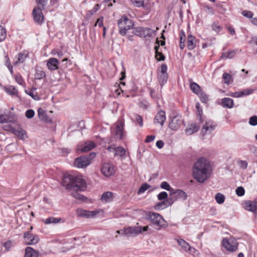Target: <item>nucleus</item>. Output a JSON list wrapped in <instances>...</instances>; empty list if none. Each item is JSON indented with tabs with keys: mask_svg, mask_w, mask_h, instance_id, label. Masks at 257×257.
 Instances as JSON below:
<instances>
[{
	"mask_svg": "<svg viewBox=\"0 0 257 257\" xmlns=\"http://www.w3.org/2000/svg\"><path fill=\"white\" fill-rule=\"evenodd\" d=\"M211 167L205 158H200L194 163L193 170L194 178L199 183H203L209 178Z\"/></svg>",
	"mask_w": 257,
	"mask_h": 257,
	"instance_id": "nucleus-1",
	"label": "nucleus"
},
{
	"mask_svg": "<svg viewBox=\"0 0 257 257\" xmlns=\"http://www.w3.org/2000/svg\"><path fill=\"white\" fill-rule=\"evenodd\" d=\"M62 185L67 189L73 191H83L86 188L85 181L80 176L69 175L64 176L62 180Z\"/></svg>",
	"mask_w": 257,
	"mask_h": 257,
	"instance_id": "nucleus-2",
	"label": "nucleus"
},
{
	"mask_svg": "<svg viewBox=\"0 0 257 257\" xmlns=\"http://www.w3.org/2000/svg\"><path fill=\"white\" fill-rule=\"evenodd\" d=\"M147 219L149 220L157 229H160L165 227L166 222L162 216L158 213L149 212L148 214Z\"/></svg>",
	"mask_w": 257,
	"mask_h": 257,
	"instance_id": "nucleus-3",
	"label": "nucleus"
},
{
	"mask_svg": "<svg viewBox=\"0 0 257 257\" xmlns=\"http://www.w3.org/2000/svg\"><path fill=\"white\" fill-rule=\"evenodd\" d=\"M117 24L119 34L122 36L125 35L126 31L132 29L134 25L133 22L125 16H123L118 20Z\"/></svg>",
	"mask_w": 257,
	"mask_h": 257,
	"instance_id": "nucleus-4",
	"label": "nucleus"
},
{
	"mask_svg": "<svg viewBox=\"0 0 257 257\" xmlns=\"http://www.w3.org/2000/svg\"><path fill=\"white\" fill-rule=\"evenodd\" d=\"M96 154L94 152L90 153L88 155L80 156L75 160V165L78 168H84L88 166L91 161L95 157Z\"/></svg>",
	"mask_w": 257,
	"mask_h": 257,
	"instance_id": "nucleus-5",
	"label": "nucleus"
},
{
	"mask_svg": "<svg viewBox=\"0 0 257 257\" xmlns=\"http://www.w3.org/2000/svg\"><path fill=\"white\" fill-rule=\"evenodd\" d=\"M169 127L174 131L178 130L183 124V120L181 115L172 113L170 116Z\"/></svg>",
	"mask_w": 257,
	"mask_h": 257,
	"instance_id": "nucleus-6",
	"label": "nucleus"
},
{
	"mask_svg": "<svg viewBox=\"0 0 257 257\" xmlns=\"http://www.w3.org/2000/svg\"><path fill=\"white\" fill-rule=\"evenodd\" d=\"M145 231V227L141 226H125L124 235L127 237L135 236Z\"/></svg>",
	"mask_w": 257,
	"mask_h": 257,
	"instance_id": "nucleus-7",
	"label": "nucleus"
},
{
	"mask_svg": "<svg viewBox=\"0 0 257 257\" xmlns=\"http://www.w3.org/2000/svg\"><path fill=\"white\" fill-rule=\"evenodd\" d=\"M167 71V66L165 64H162L161 66L160 69L158 70V77L159 82L161 86L166 83L167 81L168 75Z\"/></svg>",
	"mask_w": 257,
	"mask_h": 257,
	"instance_id": "nucleus-8",
	"label": "nucleus"
},
{
	"mask_svg": "<svg viewBox=\"0 0 257 257\" xmlns=\"http://www.w3.org/2000/svg\"><path fill=\"white\" fill-rule=\"evenodd\" d=\"M170 198L172 199L173 204L177 200H185L187 198V194L184 191L180 189H174L170 193Z\"/></svg>",
	"mask_w": 257,
	"mask_h": 257,
	"instance_id": "nucleus-9",
	"label": "nucleus"
},
{
	"mask_svg": "<svg viewBox=\"0 0 257 257\" xmlns=\"http://www.w3.org/2000/svg\"><path fill=\"white\" fill-rule=\"evenodd\" d=\"M23 237L25 243L27 245H34L39 241V236L37 235L31 233L30 231L24 232Z\"/></svg>",
	"mask_w": 257,
	"mask_h": 257,
	"instance_id": "nucleus-10",
	"label": "nucleus"
},
{
	"mask_svg": "<svg viewBox=\"0 0 257 257\" xmlns=\"http://www.w3.org/2000/svg\"><path fill=\"white\" fill-rule=\"evenodd\" d=\"M76 212L78 216L86 218L94 217L98 213L96 210L87 211L81 208H77Z\"/></svg>",
	"mask_w": 257,
	"mask_h": 257,
	"instance_id": "nucleus-11",
	"label": "nucleus"
},
{
	"mask_svg": "<svg viewBox=\"0 0 257 257\" xmlns=\"http://www.w3.org/2000/svg\"><path fill=\"white\" fill-rule=\"evenodd\" d=\"M216 123L212 120H206L201 130V133L203 136L207 134H210L216 127Z\"/></svg>",
	"mask_w": 257,
	"mask_h": 257,
	"instance_id": "nucleus-12",
	"label": "nucleus"
},
{
	"mask_svg": "<svg viewBox=\"0 0 257 257\" xmlns=\"http://www.w3.org/2000/svg\"><path fill=\"white\" fill-rule=\"evenodd\" d=\"M34 21L38 25H41L44 22V16L40 8H35L33 11Z\"/></svg>",
	"mask_w": 257,
	"mask_h": 257,
	"instance_id": "nucleus-13",
	"label": "nucleus"
},
{
	"mask_svg": "<svg viewBox=\"0 0 257 257\" xmlns=\"http://www.w3.org/2000/svg\"><path fill=\"white\" fill-rule=\"evenodd\" d=\"M222 246L228 251H234L237 248L236 242H230L227 238H223L222 241Z\"/></svg>",
	"mask_w": 257,
	"mask_h": 257,
	"instance_id": "nucleus-14",
	"label": "nucleus"
},
{
	"mask_svg": "<svg viewBox=\"0 0 257 257\" xmlns=\"http://www.w3.org/2000/svg\"><path fill=\"white\" fill-rule=\"evenodd\" d=\"M101 172L106 177H109L114 173L113 166L108 163H105L103 165Z\"/></svg>",
	"mask_w": 257,
	"mask_h": 257,
	"instance_id": "nucleus-15",
	"label": "nucleus"
},
{
	"mask_svg": "<svg viewBox=\"0 0 257 257\" xmlns=\"http://www.w3.org/2000/svg\"><path fill=\"white\" fill-rule=\"evenodd\" d=\"M124 123L123 120H120V122L117 123L115 128V136L116 139L121 140L123 138Z\"/></svg>",
	"mask_w": 257,
	"mask_h": 257,
	"instance_id": "nucleus-16",
	"label": "nucleus"
},
{
	"mask_svg": "<svg viewBox=\"0 0 257 257\" xmlns=\"http://www.w3.org/2000/svg\"><path fill=\"white\" fill-rule=\"evenodd\" d=\"M173 204L172 199L169 198L164 200L160 202H159L155 206V209L156 210H162L164 209Z\"/></svg>",
	"mask_w": 257,
	"mask_h": 257,
	"instance_id": "nucleus-17",
	"label": "nucleus"
},
{
	"mask_svg": "<svg viewBox=\"0 0 257 257\" xmlns=\"http://www.w3.org/2000/svg\"><path fill=\"white\" fill-rule=\"evenodd\" d=\"M10 130L20 140H24L28 138L26 131L23 128L16 129L11 127Z\"/></svg>",
	"mask_w": 257,
	"mask_h": 257,
	"instance_id": "nucleus-18",
	"label": "nucleus"
},
{
	"mask_svg": "<svg viewBox=\"0 0 257 257\" xmlns=\"http://www.w3.org/2000/svg\"><path fill=\"white\" fill-rule=\"evenodd\" d=\"M165 120V112L163 110H161L156 115L154 118V123H159L161 126H163Z\"/></svg>",
	"mask_w": 257,
	"mask_h": 257,
	"instance_id": "nucleus-19",
	"label": "nucleus"
},
{
	"mask_svg": "<svg viewBox=\"0 0 257 257\" xmlns=\"http://www.w3.org/2000/svg\"><path fill=\"white\" fill-rule=\"evenodd\" d=\"M59 62L55 58H51L47 60V66L51 71L57 70L58 68Z\"/></svg>",
	"mask_w": 257,
	"mask_h": 257,
	"instance_id": "nucleus-20",
	"label": "nucleus"
},
{
	"mask_svg": "<svg viewBox=\"0 0 257 257\" xmlns=\"http://www.w3.org/2000/svg\"><path fill=\"white\" fill-rule=\"evenodd\" d=\"M246 210L257 213V200L254 201H248L245 203Z\"/></svg>",
	"mask_w": 257,
	"mask_h": 257,
	"instance_id": "nucleus-21",
	"label": "nucleus"
},
{
	"mask_svg": "<svg viewBox=\"0 0 257 257\" xmlns=\"http://www.w3.org/2000/svg\"><path fill=\"white\" fill-rule=\"evenodd\" d=\"M113 198V193L111 192L107 191L102 194L100 198V200L103 203H107L112 201Z\"/></svg>",
	"mask_w": 257,
	"mask_h": 257,
	"instance_id": "nucleus-22",
	"label": "nucleus"
},
{
	"mask_svg": "<svg viewBox=\"0 0 257 257\" xmlns=\"http://www.w3.org/2000/svg\"><path fill=\"white\" fill-rule=\"evenodd\" d=\"M95 147V143L93 142L89 141L85 142L81 148L78 149L81 150V152H88Z\"/></svg>",
	"mask_w": 257,
	"mask_h": 257,
	"instance_id": "nucleus-23",
	"label": "nucleus"
},
{
	"mask_svg": "<svg viewBox=\"0 0 257 257\" xmlns=\"http://www.w3.org/2000/svg\"><path fill=\"white\" fill-rule=\"evenodd\" d=\"M187 47L190 50H193L196 47V39L191 35L188 36Z\"/></svg>",
	"mask_w": 257,
	"mask_h": 257,
	"instance_id": "nucleus-24",
	"label": "nucleus"
},
{
	"mask_svg": "<svg viewBox=\"0 0 257 257\" xmlns=\"http://www.w3.org/2000/svg\"><path fill=\"white\" fill-rule=\"evenodd\" d=\"M38 252L31 247H27L25 249L24 257H38Z\"/></svg>",
	"mask_w": 257,
	"mask_h": 257,
	"instance_id": "nucleus-25",
	"label": "nucleus"
},
{
	"mask_svg": "<svg viewBox=\"0 0 257 257\" xmlns=\"http://www.w3.org/2000/svg\"><path fill=\"white\" fill-rule=\"evenodd\" d=\"M222 105L225 108H231L234 106V102L232 99L225 97L222 99Z\"/></svg>",
	"mask_w": 257,
	"mask_h": 257,
	"instance_id": "nucleus-26",
	"label": "nucleus"
},
{
	"mask_svg": "<svg viewBox=\"0 0 257 257\" xmlns=\"http://www.w3.org/2000/svg\"><path fill=\"white\" fill-rule=\"evenodd\" d=\"M254 91V90L253 89H246L242 91L235 92L232 95H231V96L233 97H240L243 96V95H247L252 94Z\"/></svg>",
	"mask_w": 257,
	"mask_h": 257,
	"instance_id": "nucleus-27",
	"label": "nucleus"
},
{
	"mask_svg": "<svg viewBox=\"0 0 257 257\" xmlns=\"http://www.w3.org/2000/svg\"><path fill=\"white\" fill-rule=\"evenodd\" d=\"M199 126H198L196 124H192L189 125V126L185 130L186 134H187L189 135H191L193 134V133H195L199 129Z\"/></svg>",
	"mask_w": 257,
	"mask_h": 257,
	"instance_id": "nucleus-28",
	"label": "nucleus"
},
{
	"mask_svg": "<svg viewBox=\"0 0 257 257\" xmlns=\"http://www.w3.org/2000/svg\"><path fill=\"white\" fill-rule=\"evenodd\" d=\"M159 42L158 41V45L155 46V58L158 61H164L165 59V56L162 53L159 52L158 50L159 48Z\"/></svg>",
	"mask_w": 257,
	"mask_h": 257,
	"instance_id": "nucleus-29",
	"label": "nucleus"
},
{
	"mask_svg": "<svg viewBox=\"0 0 257 257\" xmlns=\"http://www.w3.org/2000/svg\"><path fill=\"white\" fill-rule=\"evenodd\" d=\"M190 89L196 94H199L201 92L200 86L195 82H191L190 83Z\"/></svg>",
	"mask_w": 257,
	"mask_h": 257,
	"instance_id": "nucleus-30",
	"label": "nucleus"
},
{
	"mask_svg": "<svg viewBox=\"0 0 257 257\" xmlns=\"http://www.w3.org/2000/svg\"><path fill=\"white\" fill-rule=\"evenodd\" d=\"M178 244L182 247V248L185 251L188 249L190 245L186 241L183 239H179L177 240Z\"/></svg>",
	"mask_w": 257,
	"mask_h": 257,
	"instance_id": "nucleus-31",
	"label": "nucleus"
},
{
	"mask_svg": "<svg viewBox=\"0 0 257 257\" xmlns=\"http://www.w3.org/2000/svg\"><path fill=\"white\" fill-rule=\"evenodd\" d=\"M134 34L140 37H145V30L142 27L136 28L133 30Z\"/></svg>",
	"mask_w": 257,
	"mask_h": 257,
	"instance_id": "nucleus-32",
	"label": "nucleus"
},
{
	"mask_svg": "<svg viewBox=\"0 0 257 257\" xmlns=\"http://www.w3.org/2000/svg\"><path fill=\"white\" fill-rule=\"evenodd\" d=\"M155 2H148L146 3V15L152 11H154Z\"/></svg>",
	"mask_w": 257,
	"mask_h": 257,
	"instance_id": "nucleus-33",
	"label": "nucleus"
},
{
	"mask_svg": "<svg viewBox=\"0 0 257 257\" xmlns=\"http://www.w3.org/2000/svg\"><path fill=\"white\" fill-rule=\"evenodd\" d=\"M215 199L218 204H221L225 201V196L221 193H217L215 195Z\"/></svg>",
	"mask_w": 257,
	"mask_h": 257,
	"instance_id": "nucleus-34",
	"label": "nucleus"
},
{
	"mask_svg": "<svg viewBox=\"0 0 257 257\" xmlns=\"http://www.w3.org/2000/svg\"><path fill=\"white\" fill-rule=\"evenodd\" d=\"M61 218H55L54 217H50L47 218L44 221L45 224H48L50 223H57L59 222Z\"/></svg>",
	"mask_w": 257,
	"mask_h": 257,
	"instance_id": "nucleus-35",
	"label": "nucleus"
},
{
	"mask_svg": "<svg viewBox=\"0 0 257 257\" xmlns=\"http://www.w3.org/2000/svg\"><path fill=\"white\" fill-rule=\"evenodd\" d=\"M114 151L115 152V156H119L120 157L123 156L125 153V150L121 147L114 148Z\"/></svg>",
	"mask_w": 257,
	"mask_h": 257,
	"instance_id": "nucleus-36",
	"label": "nucleus"
},
{
	"mask_svg": "<svg viewBox=\"0 0 257 257\" xmlns=\"http://www.w3.org/2000/svg\"><path fill=\"white\" fill-rule=\"evenodd\" d=\"M196 108L197 109V115L199 117V121L200 122H202V115H203V111L202 108L200 107V103L199 102L196 103Z\"/></svg>",
	"mask_w": 257,
	"mask_h": 257,
	"instance_id": "nucleus-37",
	"label": "nucleus"
},
{
	"mask_svg": "<svg viewBox=\"0 0 257 257\" xmlns=\"http://www.w3.org/2000/svg\"><path fill=\"white\" fill-rule=\"evenodd\" d=\"M224 83L227 84H230L232 81L231 76L227 73H224L222 76Z\"/></svg>",
	"mask_w": 257,
	"mask_h": 257,
	"instance_id": "nucleus-38",
	"label": "nucleus"
},
{
	"mask_svg": "<svg viewBox=\"0 0 257 257\" xmlns=\"http://www.w3.org/2000/svg\"><path fill=\"white\" fill-rule=\"evenodd\" d=\"M38 115L39 118L42 120H45L47 117V115L45 111L42 108L38 109Z\"/></svg>",
	"mask_w": 257,
	"mask_h": 257,
	"instance_id": "nucleus-39",
	"label": "nucleus"
},
{
	"mask_svg": "<svg viewBox=\"0 0 257 257\" xmlns=\"http://www.w3.org/2000/svg\"><path fill=\"white\" fill-rule=\"evenodd\" d=\"M6 91L7 93L13 95L18 93L17 89L13 86H10L8 88H6Z\"/></svg>",
	"mask_w": 257,
	"mask_h": 257,
	"instance_id": "nucleus-40",
	"label": "nucleus"
},
{
	"mask_svg": "<svg viewBox=\"0 0 257 257\" xmlns=\"http://www.w3.org/2000/svg\"><path fill=\"white\" fill-rule=\"evenodd\" d=\"M7 33L6 29L0 26V42L3 41L6 38Z\"/></svg>",
	"mask_w": 257,
	"mask_h": 257,
	"instance_id": "nucleus-41",
	"label": "nucleus"
},
{
	"mask_svg": "<svg viewBox=\"0 0 257 257\" xmlns=\"http://www.w3.org/2000/svg\"><path fill=\"white\" fill-rule=\"evenodd\" d=\"M161 187L163 189L170 191V193L173 191V188H171L170 185L166 181L162 182Z\"/></svg>",
	"mask_w": 257,
	"mask_h": 257,
	"instance_id": "nucleus-42",
	"label": "nucleus"
},
{
	"mask_svg": "<svg viewBox=\"0 0 257 257\" xmlns=\"http://www.w3.org/2000/svg\"><path fill=\"white\" fill-rule=\"evenodd\" d=\"M71 195L73 196V197L80 200L84 201L86 199V198L84 196L78 193L76 191H74V193H72Z\"/></svg>",
	"mask_w": 257,
	"mask_h": 257,
	"instance_id": "nucleus-43",
	"label": "nucleus"
},
{
	"mask_svg": "<svg viewBox=\"0 0 257 257\" xmlns=\"http://www.w3.org/2000/svg\"><path fill=\"white\" fill-rule=\"evenodd\" d=\"M234 56V51H229L227 53H223L221 58L222 59H228V58H232Z\"/></svg>",
	"mask_w": 257,
	"mask_h": 257,
	"instance_id": "nucleus-44",
	"label": "nucleus"
},
{
	"mask_svg": "<svg viewBox=\"0 0 257 257\" xmlns=\"http://www.w3.org/2000/svg\"><path fill=\"white\" fill-rule=\"evenodd\" d=\"M46 76V73L44 71L37 70L35 74V78L37 79H40Z\"/></svg>",
	"mask_w": 257,
	"mask_h": 257,
	"instance_id": "nucleus-45",
	"label": "nucleus"
},
{
	"mask_svg": "<svg viewBox=\"0 0 257 257\" xmlns=\"http://www.w3.org/2000/svg\"><path fill=\"white\" fill-rule=\"evenodd\" d=\"M238 166L240 169L244 170L246 169L248 166V163L246 161L240 160L237 163Z\"/></svg>",
	"mask_w": 257,
	"mask_h": 257,
	"instance_id": "nucleus-46",
	"label": "nucleus"
},
{
	"mask_svg": "<svg viewBox=\"0 0 257 257\" xmlns=\"http://www.w3.org/2000/svg\"><path fill=\"white\" fill-rule=\"evenodd\" d=\"M99 8H100L99 5L98 4H96L92 10H91L88 12L87 15L88 16H91L93 15L94 13H95L98 10Z\"/></svg>",
	"mask_w": 257,
	"mask_h": 257,
	"instance_id": "nucleus-47",
	"label": "nucleus"
},
{
	"mask_svg": "<svg viewBox=\"0 0 257 257\" xmlns=\"http://www.w3.org/2000/svg\"><path fill=\"white\" fill-rule=\"evenodd\" d=\"M249 124L252 126H255L257 125V116L253 115L251 116L249 119Z\"/></svg>",
	"mask_w": 257,
	"mask_h": 257,
	"instance_id": "nucleus-48",
	"label": "nucleus"
},
{
	"mask_svg": "<svg viewBox=\"0 0 257 257\" xmlns=\"http://www.w3.org/2000/svg\"><path fill=\"white\" fill-rule=\"evenodd\" d=\"M198 95H199L200 99L202 102L206 103L208 101V98L206 94L201 92Z\"/></svg>",
	"mask_w": 257,
	"mask_h": 257,
	"instance_id": "nucleus-49",
	"label": "nucleus"
},
{
	"mask_svg": "<svg viewBox=\"0 0 257 257\" xmlns=\"http://www.w3.org/2000/svg\"><path fill=\"white\" fill-rule=\"evenodd\" d=\"M132 3L137 7H143L144 0H132Z\"/></svg>",
	"mask_w": 257,
	"mask_h": 257,
	"instance_id": "nucleus-50",
	"label": "nucleus"
},
{
	"mask_svg": "<svg viewBox=\"0 0 257 257\" xmlns=\"http://www.w3.org/2000/svg\"><path fill=\"white\" fill-rule=\"evenodd\" d=\"M159 200H166L168 199V194L166 192H161L157 196Z\"/></svg>",
	"mask_w": 257,
	"mask_h": 257,
	"instance_id": "nucleus-51",
	"label": "nucleus"
},
{
	"mask_svg": "<svg viewBox=\"0 0 257 257\" xmlns=\"http://www.w3.org/2000/svg\"><path fill=\"white\" fill-rule=\"evenodd\" d=\"M15 80H16V82L18 83H19V84H20L21 85H24V80H23L22 77L20 75V74H17L15 75Z\"/></svg>",
	"mask_w": 257,
	"mask_h": 257,
	"instance_id": "nucleus-52",
	"label": "nucleus"
},
{
	"mask_svg": "<svg viewBox=\"0 0 257 257\" xmlns=\"http://www.w3.org/2000/svg\"><path fill=\"white\" fill-rule=\"evenodd\" d=\"M211 27H212V30L213 31H215L217 33L220 32L222 30V27L215 22H214L212 24Z\"/></svg>",
	"mask_w": 257,
	"mask_h": 257,
	"instance_id": "nucleus-53",
	"label": "nucleus"
},
{
	"mask_svg": "<svg viewBox=\"0 0 257 257\" xmlns=\"http://www.w3.org/2000/svg\"><path fill=\"white\" fill-rule=\"evenodd\" d=\"M186 252H188L194 256H197L199 254L198 251L190 246Z\"/></svg>",
	"mask_w": 257,
	"mask_h": 257,
	"instance_id": "nucleus-54",
	"label": "nucleus"
},
{
	"mask_svg": "<svg viewBox=\"0 0 257 257\" xmlns=\"http://www.w3.org/2000/svg\"><path fill=\"white\" fill-rule=\"evenodd\" d=\"M35 115V111L32 109H28L26 111L25 115L28 118H32Z\"/></svg>",
	"mask_w": 257,
	"mask_h": 257,
	"instance_id": "nucleus-55",
	"label": "nucleus"
},
{
	"mask_svg": "<svg viewBox=\"0 0 257 257\" xmlns=\"http://www.w3.org/2000/svg\"><path fill=\"white\" fill-rule=\"evenodd\" d=\"M135 118L138 124L141 126L143 125V117L139 114H136L135 115Z\"/></svg>",
	"mask_w": 257,
	"mask_h": 257,
	"instance_id": "nucleus-56",
	"label": "nucleus"
},
{
	"mask_svg": "<svg viewBox=\"0 0 257 257\" xmlns=\"http://www.w3.org/2000/svg\"><path fill=\"white\" fill-rule=\"evenodd\" d=\"M236 194L238 196H242L244 194L245 191L244 188L242 187H238L236 188L235 190Z\"/></svg>",
	"mask_w": 257,
	"mask_h": 257,
	"instance_id": "nucleus-57",
	"label": "nucleus"
},
{
	"mask_svg": "<svg viewBox=\"0 0 257 257\" xmlns=\"http://www.w3.org/2000/svg\"><path fill=\"white\" fill-rule=\"evenodd\" d=\"M242 14L244 17L247 18H251L253 15L251 12L248 11H243L242 12Z\"/></svg>",
	"mask_w": 257,
	"mask_h": 257,
	"instance_id": "nucleus-58",
	"label": "nucleus"
},
{
	"mask_svg": "<svg viewBox=\"0 0 257 257\" xmlns=\"http://www.w3.org/2000/svg\"><path fill=\"white\" fill-rule=\"evenodd\" d=\"M48 0H36L38 5L41 6L42 9H44L45 7L46 6Z\"/></svg>",
	"mask_w": 257,
	"mask_h": 257,
	"instance_id": "nucleus-59",
	"label": "nucleus"
},
{
	"mask_svg": "<svg viewBox=\"0 0 257 257\" xmlns=\"http://www.w3.org/2000/svg\"><path fill=\"white\" fill-rule=\"evenodd\" d=\"M12 120H8L7 115H0V123H5L8 122H12Z\"/></svg>",
	"mask_w": 257,
	"mask_h": 257,
	"instance_id": "nucleus-60",
	"label": "nucleus"
},
{
	"mask_svg": "<svg viewBox=\"0 0 257 257\" xmlns=\"http://www.w3.org/2000/svg\"><path fill=\"white\" fill-rule=\"evenodd\" d=\"M103 17H100V18H99L97 20V21L94 25V26H96L97 25H98L99 27H102L103 26Z\"/></svg>",
	"mask_w": 257,
	"mask_h": 257,
	"instance_id": "nucleus-61",
	"label": "nucleus"
},
{
	"mask_svg": "<svg viewBox=\"0 0 257 257\" xmlns=\"http://www.w3.org/2000/svg\"><path fill=\"white\" fill-rule=\"evenodd\" d=\"M156 138L155 135L148 136L146 139V143H150L153 142Z\"/></svg>",
	"mask_w": 257,
	"mask_h": 257,
	"instance_id": "nucleus-62",
	"label": "nucleus"
},
{
	"mask_svg": "<svg viewBox=\"0 0 257 257\" xmlns=\"http://www.w3.org/2000/svg\"><path fill=\"white\" fill-rule=\"evenodd\" d=\"M25 59V57L24 55L22 53H19L18 54V61L20 63H23L24 62V60Z\"/></svg>",
	"mask_w": 257,
	"mask_h": 257,
	"instance_id": "nucleus-63",
	"label": "nucleus"
},
{
	"mask_svg": "<svg viewBox=\"0 0 257 257\" xmlns=\"http://www.w3.org/2000/svg\"><path fill=\"white\" fill-rule=\"evenodd\" d=\"M250 44H255L257 46V37L253 36L251 37V40L248 42Z\"/></svg>",
	"mask_w": 257,
	"mask_h": 257,
	"instance_id": "nucleus-64",
	"label": "nucleus"
}]
</instances>
